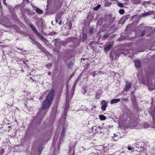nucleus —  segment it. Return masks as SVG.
I'll use <instances>...</instances> for the list:
<instances>
[{
    "label": "nucleus",
    "mask_w": 155,
    "mask_h": 155,
    "mask_svg": "<svg viewBox=\"0 0 155 155\" xmlns=\"http://www.w3.org/2000/svg\"><path fill=\"white\" fill-rule=\"evenodd\" d=\"M115 56V59H117L119 57V54L117 53H110V57L111 58L112 60H113L114 58V56Z\"/></svg>",
    "instance_id": "obj_6"
},
{
    "label": "nucleus",
    "mask_w": 155,
    "mask_h": 155,
    "mask_svg": "<svg viewBox=\"0 0 155 155\" xmlns=\"http://www.w3.org/2000/svg\"><path fill=\"white\" fill-rule=\"evenodd\" d=\"M30 27L32 29V30L39 37L43 42H45L47 41V40L44 37L42 36L37 31L36 29L35 28V27L33 25H32L31 24L30 25Z\"/></svg>",
    "instance_id": "obj_2"
},
{
    "label": "nucleus",
    "mask_w": 155,
    "mask_h": 155,
    "mask_svg": "<svg viewBox=\"0 0 155 155\" xmlns=\"http://www.w3.org/2000/svg\"><path fill=\"white\" fill-rule=\"evenodd\" d=\"M33 40V42L34 43H36V40H35V39L34 40Z\"/></svg>",
    "instance_id": "obj_40"
},
{
    "label": "nucleus",
    "mask_w": 155,
    "mask_h": 155,
    "mask_svg": "<svg viewBox=\"0 0 155 155\" xmlns=\"http://www.w3.org/2000/svg\"><path fill=\"white\" fill-rule=\"evenodd\" d=\"M153 120L154 124L152 125V127L155 128V114L153 115Z\"/></svg>",
    "instance_id": "obj_19"
},
{
    "label": "nucleus",
    "mask_w": 155,
    "mask_h": 155,
    "mask_svg": "<svg viewBox=\"0 0 155 155\" xmlns=\"http://www.w3.org/2000/svg\"><path fill=\"white\" fill-rule=\"evenodd\" d=\"M125 19H124L123 18L121 19L119 21L120 23L123 24L125 22Z\"/></svg>",
    "instance_id": "obj_22"
},
{
    "label": "nucleus",
    "mask_w": 155,
    "mask_h": 155,
    "mask_svg": "<svg viewBox=\"0 0 155 155\" xmlns=\"http://www.w3.org/2000/svg\"><path fill=\"white\" fill-rule=\"evenodd\" d=\"M112 45L111 44H110L108 45H105L104 47V50L105 52H107L109 51L111 49Z\"/></svg>",
    "instance_id": "obj_8"
},
{
    "label": "nucleus",
    "mask_w": 155,
    "mask_h": 155,
    "mask_svg": "<svg viewBox=\"0 0 155 155\" xmlns=\"http://www.w3.org/2000/svg\"><path fill=\"white\" fill-rule=\"evenodd\" d=\"M73 64L72 62H70L68 64V68H71L72 67Z\"/></svg>",
    "instance_id": "obj_20"
},
{
    "label": "nucleus",
    "mask_w": 155,
    "mask_h": 155,
    "mask_svg": "<svg viewBox=\"0 0 155 155\" xmlns=\"http://www.w3.org/2000/svg\"><path fill=\"white\" fill-rule=\"evenodd\" d=\"M55 145H56V144H55V140H53V143H52V145H51V148H52L53 147H54L55 146Z\"/></svg>",
    "instance_id": "obj_23"
},
{
    "label": "nucleus",
    "mask_w": 155,
    "mask_h": 155,
    "mask_svg": "<svg viewBox=\"0 0 155 155\" xmlns=\"http://www.w3.org/2000/svg\"><path fill=\"white\" fill-rule=\"evenodd\" d=\"M117 5L119 7L122 8L124 7V5L122 3H118Z\"/></svg>",
    "instance_id": "obj_27"
},
{
    "label": "nucleus",
    "mask_w": 155,
    "mask_h": 155,
    "mask_svg": "<svg viewBox=\"0 0 155 155\" xmlns=\"http://www.w3.org/2000/svg\"><path fill=\"white\" fill-rule=\"evenodd\" d=\"M150 12H146V13H142V15L143 16H146V15H150Z\"/></svg>",
    "instance_id": "obj_26"
},
{
    "label": "nucleus",
    "mask_w": 155,
    "mask_h": 155,
    "mask_svg": "<svg viewBox=\"0 0 155 155\" xmlns=\"http://www.w3.org/2000/svg\"><path fill=\"white\" fill-rule=\"evenodd\" d=\"M71 155H74L73 154V153H72V154H71Z\"/></svg>",
    "instance_id": "obj_49"
},
{
    "label": "nucleus",
    "mask_w": 155,
    "mask_h": 155,
    "mask_svg": "<svg viewBox=\"0 0 155 155\" xmlns=\"http://www.w3.org/2000/svg\"><path fill=\"white\" fill-rule=\"evenodd\" d=\"M27 0V1L28 2V3L29 2V0ZM23 1H24V0H23Z\"/></svg>",
    "instance_id": "obj_45"
},
{
    "label": "nucleus",
    "mask_w": 155,
    "mask_h": 155,
    "mask_svg": "<svg viewBox=\"0 0 155 155\" xmlns=\"http://www.w3.org/2000/svg\"><path fill=\"white\" fill-rule=\"evenodd\" d=\"M109 36V34H106L103 36V38L104 37L105 38H107Z\"/></svg>",
    "instance_id": "obj_30"
},
{
    "label": "nucleus",
    "mask_w": 155,
    "mask_h": 155,
    "mask_svg": "<svg viewBox=\"0 0 155 155\" xmlns=\"http://www.w3.org/2000/svg\"><path fill=\"white\" fill-rule=\"evenodd\" d=\"M96 107V106H93L91 108L92 110L94 109Z\"/></svg>",
    "instance_id": "obj_36"
},
{
    "label": "nucleus",
    "mask_w": 155,
    "mask_h": 155,
    "mask_svg": "<svg viewBox=\"0 0 155 155\" xmlns=\"http://www.w3.org/2000/svg\"><path fill=\"white\" fill-rule=\"evenodd\" d=\"M111 1H116L118 2L117 0H110Z\"/></svg>",
    "instance_id": "obj_39"
},
{
    "label": "nucleus",
    "mask_w": 155,
    "mask_h": 155,
    "mask_svg": "<svg viewBox=\"0 0 155 155\" xmlns=\"http://www.w3.org/2000/svg\"><path fill=\"white\" fill-rule=\"evenodd\" d=\"M56 19L58 20H61V15L60 14H58L57 15V16Z\"/></svg>",
    "instance_id": "obj_15"
},
{
    "label": "nucleus",
    "mask_w": 155,
    "mask_h": 155,
    "mask_svg": "<svg viewBox=\"0 0 155 155\" xmlns=\"http://www.w3.org/2000/svg\"><path fill=\"white\" fill-rule=\"evenodd\" d=\"M111 3L109 2L108 1H106L104 3V6H110L111 4Z\"/></svg>",
    "instance_id": "obj_13"
},
{
    "label": "nucleus",
    "mask_w": 155,
    "mask_h": 155,
    "mask_svg": "<svg viewBox=\"0 0 155 155\" xmlns=\"http://www.w3.org/2000/svg\"><path fill=\"white\" fill-rule=\"evenodd\" d=\"M61 45H66V43L64 42L63 41H61Z\"/></svg>",
    "instance_id": "obj_34"
},
{
    "label": "nucleus",
    "mask_w": 155,
    "mask_h": 155,
    "mask_svg": "<svg viewBox=\"0 0 155 155\" xmlns=\"http://www.w3.org/2000/svg\"><path fill=\"white\" fill-rule=\"evenodd\" d=\"M18 49H19V50H22V51L23 50V48L21 49H20L19 48H18Z\"/></svg>",
    "instance_id": "obj_41"
},
{
    "label": "nucleus",
    "mask_w": 155,
    "mask_h": 155,
    "mask_svg": "<svg viewBox=\"0 0 155 155\" xmlns=\"http://www.w3.org/2000/svg\"><path fill=\"white\" fill-rule=\"evenodd\" d=\"M96 72H95V73L94 74L93 76L94 77H95L96 75H97L98 74V73H96Z\"/></svg>",
    "instance_id": "obj_35"
},
{
    "label": "nucleus",
    "mask_w": 155,
    "mask_h": 155,
    "mask_svg": "<svg viewBox=\"0 0 155 155\" xmlns=\"http://www.w3.org/2000/svg\"><path fill=\"white\" fill-rule=\"evenodd\" d=\"M94 28H93L90 27L89 29L88 33L90 35L92 34L94 32Z\"/></svg>",
    "instance_id": "obj_14"
},
{
    "label": "nucleus",
    "mask_w": 155,
    "mask_h": 155,
    "mask_svg": "<svg viewBox=\"0 0 155 155\" xmlns=\"http://www.w3.org/2000/svg\"><path fill=\"white\" fill-rule=\"evenodd\" d=\"M145 127L146 128H147L149 127V125L148 124H145L144 125Z\"/></svg>",
    "instance_id": "obj_32"
},
{
    "label": "nucleus",
    "mask_w": 155,
    "mask_h": 155,
    "mask_svg": "<svg viewBox=\"0 0 155 155\" xmlns=\"http://www.w3.org/2000/svg\"><path fill=\"white\" fill-rule=\"evenodd\" d=\"M98 127H99V128H101L99 126H98Z\"/></svg>",
    "instance_id": "obj_48"
},
{
    "label": "nucleus",
    "mask_w": 155,
    "mask_h": 155,
    "mask_svg": "<svg viewBox=\"0 0 155 155\" xmlns=\"http://www.w3.org/2000/svg\"><path fill=\"white\" fill-rule=\"evenodd\" d=\"M119 13L120 14H123L124 13V11L123 9H120L119 11Z\"/></svg>",
    "instance_id": "obj_24"
},
{
    "label": "nucleus",
    "mask_w": 155,
    "mask_h": 155,
    "mask_svg": "<svg viewBox=\"0 0 155 155\" xmlns=\"http://www.w3.org/2000/svg\"><path fill=\"white\" fill-rule=\"evenodd\" d=\"M4 150L2 148H0V155H2L4 152Z\"/></svg>",
    "instance_id": "obj_21"
},
{
    "label": "nucleus",
    "mask_w": 155,
    "mask_h": 155,
    "mask_svg": "<svg viewBox=\"0 0 155 155\" xmlns=\"http://www.w3.org/2000/svg\"><path fill=\"white\" fill-rule=\"evenodd\" d=\"M98 73H101V74H104V73L102 72H101V71H98Z\"/></svg>",
    "instance_id": "obj_38"
},
{
    "label": "nucleus",
    "mask_w": 155,
    "mask_h": 155,
    "mask_svg": "<svg viewBox=\"0 0 155 155\" xmlns=\"http://www.w3.org/2000/svg\"><path fill=\"white\" fill-rule=\"evenodd\" d=\"M132 86V84L128 81H126L125 84V87L124 89V90H125L126 91H128L131 87Z\"/></svg>",
    "instance_id": "obj_4"
},
{
    "label": "nucleus",
    "mask_w": 155,
    "mask_h": 155,
    "mask_svg": "<svg viewBox=\"0 0 155 155\" xmlns=\"http://www.w3.org/2000/svg\"><path fill=\"white\" fill-rule=\"evenodd\" d=\"M148 88L150 90H153L154 89V87H152V86L149 87Z\"/></svg>",
    "instance_id": "obj_31"
},
{
    "label": "nucleus",
    "mask_w": 155,
    "mask_h": 155,
    "mask_svg": "<svg viewBox=\"0 0 155 155\" xmlns=\"http://www.w3.org/2000/svg\"><path fill=\"white\" fill-rule=\"evenodd\" d=\"M140 150L141 151H143V148L142 147H140Z\"/></svg>",
    "instance_id": "obj_37"
},
{
    "label": "nucleus",
    "mask_w": 155,
    "mask_h": 155,
    "mask_svg": "<svg viewBox=\"0 0 155 155\" xmlns=\"http://www.w3.org/2000/svg\"><path fill=\"white\" fill-rule=\"evenodd\" d=\"M54 91L53 89L51 90L49 94L47 96L46 100L44 101L41 110L38 114V116L41 117V118L44 117V116L46 112L48 111V108L51 103L52 100L54 97Z\"/></svg>",
    "instance_id": "obj_1"
},
{
    "label": "nucleus",
    "mask_w": 155,
    "mask_h": 155,
    "mask_svg": "<svg viewBox=\"0 0 155 155\" xmlns=\"http://www.w3.org/2000/svg\"><path fill=\"white\" fill-rule=\"evenodd\" d=\"M3 3L4 4V5H6V4L5 2H4V3Z\"/></svg>",
    "instance_id": "obj_44"
},
{
    "label": "nucleus",
    "mask_w": 155,
    "mask_h": 155,
    "mask_svg": "<svg viewBox=\"0 0 155 155\" xmlns=\"http://www.w3.org/2000/svg\"><path fill=\"white\" fill-rule=\"evenodd\" d=\"M120 101V99H115L111 100L110 101V103L113 104L114 103H117Z\"/></svg>",
    "instance_id": "obj_10"
},
{
    "label": "nucleus",
    "mask_w": 155,
    "mask_h": 155,
    "mask_svg": "<svg viewBox=\"0 0 155 155\" xmlns=\"http://www.w3.org/2000/svg\"><path fill=\"white\" fill-rule=\"evenodd\" d=\"M39 45L40 46V47H41V46L40 45Z\"/></svg>",
    "instance_id": "obj_47"
},
{
    "label": "nucleus",
    "mask_w": 155,
    "mask_h": 155,
    "mask_svg": "<svg viewBox=\"0 0 155 155\" xmlns=\"http://www.w3.org/2000/svg\"><path fill=\"white\" fill-rule=\"evenodd\" d=\"M36 142H35L34 143V145L35 146V150L37 152L38 155H40L42 150L43 148L41 145L38 144L36 145Z\"/></svg>",
    "instance_id": "obj_3"
},
{
    "label": "nucleus",
    "mask_w": 155,
    "mask_h": 155,
    "mask_svg": "<svg viewBox=\"0 0 155 155\" xmlns=\"http://www.w3.org/2000/svg\"><path fill=\"white\" fill-rule=\"evenodd\" d=\"M101 6L100 5H98L96 7H94L93 9L94 10L97 11L100 8Z\"/></svg>",
    "instance_id": "obj_18"
},
{
    "label": "nucleus",
    "mask_w": 155,
    "mask_h": 155,
    "mask_svg": "<svg viewBox=\"0 0 155 155\" xmlns=\"http://www.w3.org/2000/svg\"><path fill=\"white\" fill-rule=\"evenodd\" d=\"M134 62L135 63V66L136 68H139L141 66V62L138 59L135 60Z\"/></svg>",
    "instance_id": "obj_7"
},
{
    "label": "nucleus",
    "mask_w": 155,
    "mask_h": 155,
    "mask_svg": "<svg viewBox=\"0 0 155 155\" xmlns=\"http://www.w3.org/2000/svg\"><path fill=\"white\" fill-rule=\"evenodd\" d=\"M34 9L35 10L36 12L38 13L42 14L43 13V11L42 10L40 9L37 7L35 6L34 8Z\"/></svg>",
    "instance_id": "obj_9"
},
{
    "label": "nucleus",
    "mask_w": 155,
    "mask_h": 155,
    "mask_svg": "<svg viewBox=\"0 0 155 155\" xmlns=\"http://www.w3.org/2000/svg\"><path fill=\"white\" fill-rule=\"evenodd\" d=\"M132 1L133 3L136 4H137L140 3V0H132Z\"/></svg>",
    "instance_id": "obj_17"
},
{
    "label": "nucleus",
    "mask_w": 155,
    "mask_h": 155,
    "mask_svg": "<svg viewBox=\"0 0 155 155\" xmlns=\"http://www.w3.org/2000/svg\"><path fill=\"white\" fill-rule=\"evenodd\" d=\"M56 21L57 23H58L59 25H61L62 23L61 20H58L56 19Z\"/></svg>",
    "instance_id": "obj_28"
},
{
    "label": "nucleus",
    "mask_w": 155,
    "mask_h": 155,
    "mask_svg": "<svg viewBox=\"0 0 155 155\" xmlns=\"http://www.w3.org/2000/svg\"><path fill=\"white\" fill-rule=\"evenodd\" d=\"M145 31H144L140 35L142 37L145 34Z\"/></svg>",
    "instance_id": "obj_29"
},
{
    "label": "nucleus",
    "mask_w": 155,
    "mask_h": 155,
    "mask_svg": "<svg viewBox=\"0 0 155 155\" xmlns=\"http://www.w3.org/2000/svg\"><path fill=\"white\" fill-rule=\"evenodd\" d=\"M101 104L102 105V106L101 107V109L103 111L105 110L107 106V102L103 100L101 101Z\"/></svg>",
    "instance_id": "obj_5"
},
{
    "label": "nucleus",
    "mask_w": 155,
    "mask_h": 155,
    "mask_svg": "<svg viewBox=\"0 0 155 155\" xmlns=\"http://www.w3.org/2000/svg\"><path fill=\"white\" fill-rule=\"evenodd\" d=\"M127 148H128V150H131L132 149V147L130 146L128 147Z\"/></svg>",
    "instance_id": "obj_33"
},
{
    "label": "nucleus",
    "mask_w": 155,
    "mask_h": 155,
    "mask_svg": "<svg viewBox=\"0 0 155 155\" xmlns=\"http://www.w3.org/2000/svg\"><path fill=\"white\" fill-rule=\"evenodd\" d=\"M51 74V73H50V72H49L48 73V74Z\"/></svg>",
    "instance_id": "obj_46"
},
{
    "label": "nucleus",
    "mask_w": 155,
    "mask_h": 155,
    "mask_svg": "<svg viewBox=\"0 0 155 155\" xmlns=\"http://www.w3.org/2000/svg\"><path fill=\"white\" fill-rule=\"evenodd\" d=\"M64 133H65V130L64 128H63L62 131L61 135L60 137V139L61 140H63L64 137Z\"/></svg>",
    "instance_id": "obj_12"
},
{
    "label": "nucleus",
    "mask_w": 155,
    "mask_h": 155,
    "mask_svg": "<svg viewBox=\"0 0 155 155\" xmlns=\"http://www.w3.org/2000/svg\"><path fill=\"white\" fill-rule=\"evenodd\" d=\"M42 99V97H40V100H41V99Z\"/></svg>",
    "instance_id": "obj_43"
},
{
    "label": "nucleus",
    "mask_w": 155,
    "mask_h": 155,
    "mask_svg": "<svg viewBox=\"0 0 155 155\" xmlns=\"http://www.w3.org/2000/svg\"><path fill=\"white\" fill-rule=\"evenodd\" d=\"M38 45V47L39 48V45Z\"/></svg>",
    "instance_id": "obj_50"
},
{
    "label": "nucleus",
    "mask_w": 155,
    "mask_h": 155,
    "mask_svg": "<svg viewBox=\"0 0 155 155\" xmlns=\"http://www.w3.org/2000/svg\"><path fill=\"white\" fill-rule=\"evenodd\" d=\"M52 66V64L51 63H48L46 65V67L48 69H49Z\"/></svg>",
    "instance_id": "obj_25"
},
{
    "label": "nucleus",
    "mask_w": 155,
    "mask_h": 155,
    "mask_svg": "<svg viewBox=\"0 0 155 155\" xmlns=\"http://www.w3.org/2000/svg\"><path fill=\"white\" fill-rule=\"evenodd\" d=\"M6 0H3V2L4 3V2H5Z\"/></svg>",
    "instance_id": "obj_42"
},
{
    "label": "nucleus",
    "mask_w": 155,
    "mask_h": 155,
    "mask_svg": "<svg viewBox=\"0 0 155 155\" xmlns=\"http://www.w3.org/2000/svg\"><path fill=\"white\" fill-rule=\"evenodd\" d=\"M99 118L101 120H104L106 119V117L105 116L102 115H100L99 116Z\"/></svg>",
    "instance_id": "obj_16"
},
{
    "label": "nucleus",
    "mask_w": 155,
    "mask_h": 155,
    "mask_svg": "<svg viewBox=\"0 0 155 155\" xmlns=\"http://www.w3.org/2000/svg\"><path fill=\"white\" fill-rule=\"evenodd\" d=\"M58 143L56 144V146L57 147H55L54 150V152L55 154H56V153H57L58 152L59 150V146H58Z\"/></svg>",
    "instance_id": "obj_11"
}]
</instances>
